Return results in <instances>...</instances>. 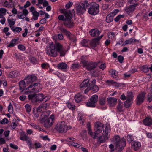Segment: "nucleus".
Wrapping results in <instances>:
<instances>
[{"instance_id": "1", "label": "nucleus", "mask_w": 152, "mask_h": 152, "mask_svg": "<svg viewBox=\"0 0 152 152\" xmlns=\"http://www.w3.org/2000/svg\"><path fill=\"white\" fill-rule=\"evenodd\" d=\"M47 54L53 57H56L58 54V52L60 56H64L66 52L63 48L62 45L59 42H56L54 44L53 42H50L47 45L46 48Z\"/></svg>"}, {"instance_id": "2", "label": "nucleus", "mask_w": 152, "mask_h": 152, "mask_svg": "<svg viewBox=\"0 0 152 152\" xmlns=\"http://www.w3.org/2000/svg\"><path fill=\"white\" fill-rule=\"evenodd\" d=\"M60 11L61 13L64 14L65 18L63 15H60L58 17L59 20L64 21V24L66 26L69 28L73 26V23L71 19L75 16L74 10H68L65 9H62L60 10Z\"/></svg>"}, {"instance_id": "3", "label": "nucleus", "mask_w": 152, "mask_h": 152, "mask_svg": "<svg viewBox=\"0 0 152 152\" xmlns=\"http://www.w3.org/2000/svg\"><path fill=\"white\" fill-rule=\"evenodd\" d=\"M50 114V112L45 111L42 113L40 117L41 122L44 123V126L45 127H50L54 121V116L53 115H52L50 117L47 118Z\"/></svg>"}, {"instance_id": "4", "label": "nucleus", "mask_w": 152, "mask_h": 152, "mask_svg": "<svg viewBox=\"0 0 152 152\" xmlns=\"http://www.w3.org/2000/svg\"><path fill=\"white\" fill-rule=\"evenodd\" d=\"M42 86L39 83H35L32 86H29L27 88L24 90L23 91L24 92V94H28L32 93H37L41 90Z\"/></svg>"}, {"instance_id": "5", "label": "nucleus", "mask_w": 152, "mask_h": 152, "mask_svg": "<svg viewBox=\"0 0 152 152\" xmlns=\"http://www.w3.org/2000/svg\"><path fill=\"white\" fill-rule=\"evenodd\" d=\"M96 80L94 79L91 83L89 82V80L88 79L84 80L80 85V87L81 89H85V92L86 93L88 91L91 90V86H92L93 84H95Z\"/></svg>"}, {"instance_id": "6", "label": "nucleus", "mask_w": 152, "mask_h": 152, "mask_svg": "<svg viewBox=\"0 0 152 152\" xmlns=\"http://www.w3.org/2000/svg\"><path fill=\"white\" fill-rule=\"evenodd\" d=\"M113 140L116 144V147L118 148V151H121L126 145L125 139L123 138L121 139L119 136L116 135L114 137Z\"/></svg>"}, {"instance_id": "7", "label": "nucleus", "mask_w": 152, "mask_h": 152, "mask_svg": "<svg viewBox=\"0 0 152 152\" xmlns=\"http://www.w3.org/2000/svg\"><path fill=\"white\" fill-rule=\"evenodd\" d=\"M55 129L60 133H65L68 129L67 123L64 121L59 122L56 126Z\"/></svg>"}, {"instance_id": "8", "label": "nucleus", "mask_w": 152, "mask_h": 152, "mask_svg": "<svg viewBox=\"0 0 152 152\" xmlns=\"http://www.w3.org/2000/svg\"><path fill=\"white\" fill-rule=\"evenodd\" d=\"M88 12L92 15H95L99 12V5L96 3L89 4Z\"/></svg>"}, {"instance_id": "9", "label": "nucleus", "mask_w": 152, "mask_h": 152, "mask_svg": "<svg viewBox=\"0 0 152 152\" xmlns=\"http://www.w3.org/2000/svg\"><path fill=\"white\" fill-rule=\"evenodd\" d=\"M89 6V3L87 0L85 1L83 3H80L77 6V13L79 14L83 13Z\"/></svg>"}, {"instance_id": "10", "label": "nucleus", "mask_w": 152, "mask_h": 152, "mask_svg": "<svg viewBox=\"0 0 152 152\" xmlns=\"http://www.w3.org/2000/svg\"><path fill=\"white\" fill-rule=\"evenodd\" d=\"M29 100H32V101L35 102H41L45 98V96L42 94L40 93L35 94H31L28 96Z\"/></svg>"}, {"instance_id": "11", "label": "nucleus", "mask_w": 152, "mask_h": 152, "mask_svg": "<svg viewBox=\"0 0 152 152\" xmlns=\"http://www.w3.org/2000/svg\"><path fill=\"white\" fill-rule=\"evenodd\" d=\"M102 136L99 137L98 141L100 143L104 142L105 141L109 138V135L110 134V130L109 127L106 126L104 131L103 130Z\"/></svg>"}, {"instance_id": "12", "label": "nucleus", "mask_w": 152, "mask_h": 152, "mask_svg": "<svg viewBox=\"0 0 152 152\" xmlns=\"http://www.w3.org/2000/svg\"><path fill=\"white\" fill-rule=\"evenodd\" d=\"M24 6H19V9L20 10H22V12H20L17 15V17L19 19H24L25 18V17L29 13L28 10L25 9Z\"/></svg>"}, {"instance_id": "13", "label": "nucleus", "mask_w": 152, "mask_h": 152, "mask_svg": "<svg viewBox=\"0 0 152 152\" xmlns=\"http://www.w3.org/2000/svg\"><path fill=\"white\" fill-rule=\"evenodd\" d=\"M103 124L99 122H97L94 124V131L96 135L100 133L102 130Z\"/></svg>"}, {"instance_id": "14", "label": "nucleus", "mask_w": 152, "mask_h": 152, "mask_svg": "<svg viewBox=\"0 0 152 152\" xmlns=\"http://www.w3.org/2000/svg\"><path fill=\"white\" fill-rule=\"evenodd\" d=\"M103 37V35H102L98 37L94 38L92 39L90 42V45L92 48H94L96 47L99 45L100 39Z\"/></svg>"}, {"instance_id": "15", "label": "nucleus", "mask_w": 152, "mask_h": 152, "mask_svg": "<svg viewBox=\"0 0 152 152\" xmlns=\"http://www.w3.org/2000/svg\"><path fill=\"white\" fill-rule=\"evenodd\" d=\"M99 63V62H98L97 63L93 62H87L85 64V66L88 70L91 71L93 69L96 68L98 64Z\"/></svg>"}, {"instance_id": "16", "label": "nucleus", "mask_w": 152, "mask_h": 152, "mask_svg": "<svg viewBox=\"0 0 152 152\" xmlns=\"http://www.w3.org/2000/svg\"><path fill=\"white\" fill-rule=\"evenodd\" d=\"M145 94L144 93H141L137 96V104L140 105L144 101Z\"/></svg>"}, {"instance_id": "17", "label": "nucleus", "mask_w": 152, "mask_h": 152, "mask_svg": "<svg viewBox=\"0 0 152 152\" xmlns=\"http://www.w3.org/2000/svg\"><path fill=\"white\" fill-rule=\"evenodd\" d=\"M20 75V72L17 70H14L10 72L7 75V78H15Z\"/></svg>"}, {"instance_id": "18", "label": "nucleus", "mask_w": 152, "mask_h": 152, "mask_svg": "<svg viewBox=\"0 0 152 152\" xmlns=\"http://www.w3.org/2000/svg\"><path fill=\"white\" fill-rule=\"evenodd\" d=\"M36 79V77L34 75L28 76L25 78V80L27 84L31 83L34 82Z\"/></svg>"}, {"instance_id": "19", "label": "nucleus", "mask_w": 152, "mask_h": 152, "mask_svg": "<svg viewBox=\"0 0 152 152\" xmlns=\"http://www.w3.org/2000/svg\"><path fill=\"white\" fill-rule=\"evenodd\" d=\"M107 101L110 106L113 107L116 105L117 102V99L116 98L111 97L107 98Z\"/></svg>"}, {"instance_id": "20", "label": "nucleus", "mask_w": 152, "mask_h": 152, "mask_svg": "<svg viewBox=\"0 0 152 152\" xmlns=\"http://www.w3.org/2000/svg\"><path fill=\"white\" fill-rule=\"evenodd\" d=\"M7 20L9 26L11 28L15 24L16 20L13 18L12 15H11L9 16Z\"/></svg>"}, {"instance_id": "21", "label": "nucleus", "mask_w": 152, "mask_h": 152, "mask_svg": "<svg viewBox=\"0 0 152 152\" xmlns=\"http://www.w3.org/2000/svg\"><path fill=\"white\" fill-rule=\"evenodd\" d=\"M100 33V31L97 28L92 29L89 31L90 35L92 37H98Z\"/></svg>"}, {"instance_id": "22", "label": "nucleus", "mask_w": 152, "mask_h": 152, "mask_svg": "<svg viewBox=\"0 0 152 152\" xmlns=\"http://www.w3.org/2000/svg\"><path fill=\"white\" fill-rule=\"evenodd\" d=\"M138 5V4L136 3L133 5H130L127 7L125 9V11L128 13H130L134 11L136 7Z\"/></svg>"}, {"instance_id": "23", "label": "nucleus", "mask_w": 152, "mask_h": 152, "mask_svg": "<svg viewBox=\"0 0 152 152\" xmlns=\"http://www.w3.org/2000/svg\"><path fill=\"white\" fill-rule=\"evenodd\" d=\"M132 148L135 150H138L141 147V144L140 142H138L134 141L132 143Z\"/></svg>"}, {"instance_id": "24", "label": "nucleus", "mask_w": 152, "mask_h": 152, "mask_svg": "<svg viewBox=\"0 0 152 152\" xmlns=\"http://www.w3.org/2000/svg\"><path fill=\"white\" fill-rule=\"evenodd\" d=\"M69 140L67 141V144L70 146H72L76 147V144L75 142L76 139L73 137L69 138Z\"/></svg>"}, {"instance_id": "25", "label": "nucleus", "mask_w": 152, "mask_h": 152, "mask_svg": "<svg viewBox=\"0 0 152 152\" xmlns=\"http://www.w3.org/2000/svg\"><path fill=\"white\" fill-rule=\"evenodd\" d=\"M19 39L18 38L12 39L10 41L9 44L7 46V47L9 48L14 47L17 44L16 42Z\"/></svg>"}, {"instance_id": "26", "label": "nucleus", "mask_w": 152, "mask_h": 152, "mask_svg": "<svg viewBox=\"0 0 152 152\" xmlns=\"http://www.w3.org/2000/svg\"><path fill=\"white\" fill-rule=\"evenodd\" d=\"M143 122L145 125L150 126L152 125V119L150 118L146 117L143 120Z\"/></svg>"}, {"instance_id": "27", "label": "nucleus", "mask_w": 152, "mask_h": 152, "mask_svg": "<svg viewBox=\"0 0 152 152\" xmlns=\"http://www.w3.org/2000/svg\"><path fill=\"white\" fill-rule=\"evenodd\" d=\"M67 66V65L65 62H61L58 64L57 67L58 69L63 70L66 69Z\"/></svg>"}, {"instance_id": "28", "label": "nucleus", "mask_w": 152, "mask_h": 152, "mask_svg": "<svg viewBox=\"0 0 152 152\" xmlns=\"http://www.w3.org/2000/svg\"><path fill=\"white\" fill-rule=\"evenodd\" d=\"M114 16L112 14V13H110L106 17V22L107 23H110L112 22L113 20Z\"/></svg>"}, {"instance_id": "29", "label": "nucleus", "mask_w": 152, "mask_h": 152, "mask_svg": "<svg viewBox=\"0 0 152 152\" xmlns=\"http://www.w3.org/2000/svg\"><path fill=\"white\" fill-rule=\"evenodd\" d=\"M25 82H26L25 80L21 81L19 82L20 89L22 90L21 91V92H22L23 94H24V92L23 91L24 90L26 89H24L25 87Z\"/></svg>"}, {"instance_id": "30", "label": "nucleus", "mask_w": 152, "mask_h": 152, "mask_svg": "<svg viewBox=\"0 0 152 152\" xmlns=\"http://www.w3.org/2000/svg\"><path fill=\"white\" fill-rule=\"evenodd\" d=\"M78 120L80 121V122L81 124H83L85 119V115L79 113L78 114Z\"/></svg>"}, {"instance_id": "31", "label": "nucleus", "mask_w": 152, "mask_h": 152, "mask_svg": "<svg viewBox=\"0 0 152 152\" xmlns=\"http://www.w3.org/2000/svg\"><path fill=\"white\" fill-rule=\"evenodd\" d=\"M98 99V96L96 95H94L91 96L89 99V100L92 102L94 103L95 104L97 103Z\"/></svg>"}, {"instance_id": "32", "label": "nucleus", "mask_w": 152, "mask_h": 152, "mask_svg": "<svg viewBox=\"0 0 152 152\" xmlns=\"http://www.w3.org/2000/svg\"><path fill=\"white\" fill-rule=\"evenodd\" d=\"M32 14V15L33 16L31 20L34 21L37 20L38 19V17L40 15L39 13L37 11L33 13Z\"/></svg>"}, {"instance_id": "33", "label": "nucleus", "mask_w": 152, "mask_h": 152, "mask_svg": "<svg viewBox=\"0 0 152 152\" xmlns=\"http://www.w3.org/2000/svg\"><path fill=\"white\" fill-rule=\"evenodd\" d=\"M11 29L15 33H19L22 30V28L19 27H11Z\"/></svg>"}, {"instance_id": "34", "label": "nucleus", "mask_w": 152, "mask_h": 152, "mask_svg": "<svg viewBox=\"0 0 152 152\" xmlns=\"http://www.w3.org/2000/svg\"><path fill=\"white\" fill-rule=\"evenodd\" d=\"M125 41L127 45L131 44L133 43H134L137 42H139V40H137L135 39H133L132 38H131L128 40H126Z\"/></svg>"}, {"instance_id": "35", "label": "nucleus", "mask_w": 152, "mask_h": 152, "mask_svg": "<svg viewBox=\"0 0 152 152\" xmlns=\"http://www.w3.org/2000/svg\"><path fill=\"white\" fill-rule=\"evenodd\" d=\"M132 101L127 99L124 103V107L126 108L129 107L132 103Z\"/></svg>"}, {"instance_id": "36", "label": "nucleus", "mask_w": 152, "mask_h": 152, "mask_svg": "<svg viewBox=\"0 0 152 152\" xmlns=\"http://www.w3.org/2000/svg\"><path fill=\"white\" fill-rule=\"evenodd\" d=\"M117 111L118 112H122L124 111L123 109V106L121 101H120L119 102L118 104L117 107Z\"/></svg>"}, {"instance_id": "37", "label": "nucleus", "mask_w": 152, "mask_h": 152, "mask_svg": "<svg viewBox=\"0 0 152 152\" xmlns=\"http://www.w3.org/2000/svg\"><path fill=\"white\" fill-rule=\"evenodd\" d=\"M7 10L4 8L1 7L0 8V18H1L5 15Z\"/></svg>"}, {"instance_id": "38", "label": "nucleus", "mask_w": 152, "mask_h": 152, "mask_svg": "<svg viewBox=\"0 0 152 152\" xmlns=\"http://www.w3.org/2000/svg\"><path fill=\"white\" fill-rule=\"evenodd\" d=\"M90 87L91 90H92L94 93L97 92L99 90L98 87L95 84L92 85V86H91Z\"/></svg>"}, {"instance_id": "39", "label": "nucleus", "mask_w": 152, "mask_h": 152, "mask_svg": "<svg viewBox=\"0 0 152 152\" xmlns=\"http://www.w3.org/2000/svg\"><path fill=\"white\" fill-rule=\"evenodd\" d=\"M88 134L94 139H95L97 137V135H96V132L94 133L93 134V132H92L91 129H88Z\"/></svg>"}, {"instance_id": "40", "label": "nucleus", "mask_w": 152, "mask_h": 152, "mask_svg": "<svg viewBox=\"0 0 152 152\" xmlns=\"http://www.w3.org/2000/svg\"><path fill=\"white\" fill-rule=\"evenodd\" d=\"M83 96L82 95V94L79 93L77 94V103L80 102L82 100Z\"/></svg>"}, {"instance_id": "41", "label": "nucleus", "mask_w": 152, "mask_h": 152, "mask_svg": "<svg viewBox=\"0 0 152 152\" xmlns=\"http://www.w3.org/2000/svg\"><path fill=\"white\" fill-rule=\"evenodd\" d=\"M118 72L115 70H113L112 71L111 75L112 77L116 79H118V77L117 76Z\"/></svg>"}, {"instance_id": "42", "label": "nucleus", "mask_w": 152, "mask_h": 152, "mask_svg": "<svg viewBox=\"0 0 152 152\" xmlns=\"http://www.w3.org/2000/svg\"><path fill=\"white\" fill-rule=\"evenodd\" d=\"M86 106L88 107H94L96 106V104L92 102L90 100L89 101L86 102Z\"/></svg>"}, {"instance_id": "43", "label": "nucleus", "mask_w": 152, "mask_h": 152, "mask_svg": "<svg viewBox=\"0 0 152 152\" xmlns=\"http://www.w3.org/2000/svg\"><path fill=\"white\" fill-rule=\"evenodd\" d=\"M107 82L109 84H114L115 85V86L117 87L121 86V83H117V82H115L114 81L111 80H107Z\"/></svg>"}, {"instance_id": "44", "label": "nucleus", "mask_w": 152, "mask_h": 152, "mask_svg": "<svg viewBox=\"0 0 152 152\" xmlns=\"http://www.w3.org/2000/svg\"><path fill=\"white\" fill-rule=\"evenodd\" d=\"M141 70L144 72H147L149 70L148 66L147 65L142 66L141 68Z\"/></svg>"}, {"instance_id": "45", "label": "nucleus", "mask_w": 152, "mask_h": 152, "mask_svg": "<svg viewBox=\"0 0 152 152\" xmlns=\"http://www.w3.org/2000/svg\"><path fill=\"white\" fill-rule=\"evenodd\" d=\"M29 139V137L26 134H22L20 136V139L23 141H26L27 139Z\"/></svg>"}, {"instance_id": "46", "label": "nucleus", "mask_w": 152, "mask_h": 152, "mask_svg": "<svg viewBox=\"0 0 152 152\" xmlns=\"http://www.w3.org/2000/svg\"><path fill=\"white\" fill-rule=\"evenodd\" d=\"M67 107L72 110H74L75 108V106L70 103H67Z\"/></svg>"}, {"instance_id": "47", "label": "nucleus", "mask_w": 152, "mask_h": 152, "mask_svg": "<svg viewBox=\"0 0 152 152\" xmlns=\"http://www.w3.org/2000/svg\"><path fill=\"white\" fill-rule=\"evenodd\" d=\"M133 93L132 92H129L127 93V99H129V100H130L131 101H132L133 99Z\"/></svg>"}, {"instance_id": "48", "label": "nucleus", "mask_w": 152, "mask_h": 152, "mask_svg": "<svg viewBox=\"0 0 152 152\" xmlns=\"http://www.w3.org/2000/svg\"><path fill=\"white\" fill-rule=\"evenodd\" d=\"M8 111L10 113H12L13 112V106L11 103H10L8 106Z\"/></svg>"}, {"instance_id": "49", "label": "nucleus", "mask_w": 152, "mask_h": 152, "mask_svg": "<svg viewBox=\"0 0 152 152\" xmlns=\"http://www.w3.org/2000/svg\"><path fill=\"white\" fill-rule=\"evenodd\" d=\"M30 62L33 64H34L37 63V59L34 57H31L29 58Z\"/></svg>"}, {"instance_id": "50", "label": "nucleus", "mask_w": 152, "mask_h": 152, "mask_svg": "<svg viewBox=\"0 0 152 152\" xmlns=\"http://www.w3.org/2000/svg\"><path fill=\"white\" fill-rule=\"evenodd\" d=\"M82 45L83 46L87 47L88 45V40L86 39H83L81 42Z\"/></svg>"}, {"instance_id": "51", "label": "nucleus", "mask_w": 152, "mask_h": 152, "mask_svg": "<svg viewBox=\"0 0 152 152\" xmlns=\"http://www.w3.org/2000/svg\"><path fill=\"white\" fill-rule=\"evenodd\" d=\"M127 138L129 143L131 142L134 140V138L133 136L130 134L128 135Z\"/></svg>"}, {"instance_id": "52", "label": "nucleus", "mask_w": 152, "mask_h": 152, "mask_svg": "<svg viewBox=\"0 0 152 152\" xmlns=\"http://www.w3.org/2000/svg\"><path fill=\"white\" fill-rule=\"evenodd\" d=\"M105 101V97L101 98L99 99V103L101 105H103L104 104Z\"/></svg>"}, {"instance_id": "53", "label": "nucleus", "mask_w": 152, "mask_h": 152, "mask_svg": "<svg viewBox=\"0 0 152 152\" xmlns=\"http://www.w3.org/2000/svg\"><path fill=\"white\" fill-rule=\"evenodd\" d=\"M18 48L20 50L24 51L26 49V48L23 45L20 44L18 46Z\"/></svg>"}, {"instance_id": "54", "label": "nucleus", "mask_w": 152, "mask_h": 152, "mask_svg": "<svg viewBox=\"0 0 152 152\" xmlns=\"http://www.w3.org/2000/svg\"><path fill=\"white\" fill-rule=\"evenodd\" d=\"M124 15H119L117 16L114 19L115 21L116 22H118L121 18H124Z\"/></svg>"}, {"instance_id": "55", "label": "nucleus", "mask_w": 152, "mask_h": 152, "mask_svg": "<svg viewBox=\"0 0 152 152\" xmlns=\"http://www.w3.org/2000/svg\"><path fill=\"white\" fill-rule=\"evenodd\" d=\"M3 5L4 6L9 8L10 7V3L7 1H5L2 3Z\"/></svg>"}, {"instance_id": "56", "label": "nucleus", "mask_w": 152, "mask_h": 152, "mask_svg": "<svg viewBox=\"0 0 152 152\" xmlns=\"http://www.w3.org/2000/svg\"><path fill=\"white\" fill-rule=\"evenodd\" d=\"M25 107L27 112L29 113L31 111V107L28 104H26L25 105Z\"/></svg>"}, {"instance_id": "57", "label": "nucleus", "mask_w": 152, "mask_h": 152, "mask_svg": "<svg viewBox=\"0 0 152 152\" xmlns=\"http://www.w3.org/2000/svg\"><path fill=\"white\" fill-rule=\"evenodd\" d=\"M17 124L16 122L12 123L10 126V128L11 129H15L17 126Z\"/></svg>"}, {"instance_id": "58", "label": "nucleus", "mask_w": 152, "mask_h": 152, "mask_svg": "<svg viewBox=\"0 0 152 152\" xmlns=\"http://www.w3.org/2000/svg\"><path fill=\"white\" fill-rule=\"evenodd\" d=\"M34 148L37 149L41 148V145L40 143L37 142H35L34 143Z\"/></svg>"}, {"instance_id": "59", "label": "nucleus", "mask_w": 152, "mask_h": 152, "mask_svg": "<svg viewBox=\"0 0 152 152\" xmlns=\"http://www.w3.org/2000/svg\"><path fill=\"white\" fill-rule=\"evenodd\" d=\"M26 143H27V144H28V145L29 146V148H30V149H31L32 148H34V147H32V146L31 145H32L31 142L30 140H29V139H27V140H26Z\"/></svg>"}, {"instance_id": "60", "label": "nucleus", "mask_w": 152, "mask_h": 152, "mask_svg": "<svg viewBox=\"0 0 152 152\" xmlns=\"http://www.w3.org/2000/svg\"><path fill=\"white\" fill-rule=\"evenodd\" d=\"M72 3L69 1L66 4L65 7L67 9H69L70 8V7L72 6Z\"/></svg>"}, {"instance_id": "61", "label": "nucleus", "mask_w": 152, "mask_h": 152, "mask_svg": "<svg viewBox=\"0 0 152 152\" xmlns=\"http://www.w3.org/2000/svg\"><path fill=\"white\" fill-rule=\"evenodd\" d=\"M8 122V120L6 118H4L2 120L0 121V123L3 124H5Z\"/></svg>"}, {"instance_id": "62", "label": "nucleus", "mask_w": 152, "mask_h": 152, "mask_svg": "<svg viewBox=\"0 0 152 152\" xmlns=\"http://www.w3.org/2000/svg\"><path fill=\"white\" fill-rule=\"evenodd\" d=\"M29 10L31 14L37 12L36 9L33 6H31L29 8Z\"/></svg>"}, {"instance_id": "63", "label": "nucleus", "mask_w": 152, "mask_h": 152, "mask_svg": "<svg viewBox=\"0 0 152 152\" xmlns=\"http://www.w3.org/2000/svg\"><path fill=\"white\" fill-rule=\"evenodd\" d=\"M124 57L123 56L119 55L118 57V61L121 63H122L123 61Z\"/></svg>"}, {"instance_id": "64", "label": "nucleus", "mask_w": 152, "mask_h": 152, "mask_svg": "<svg viewBox=\"0 0 152 152\" xmlns=\"http://www.w3.org/2000/svg\"><path fill=\"white\" fill-rule=\"evenodd\" d=\"M11 12L14 15H16L18 14V11L17 9L13 7L11 10Z\"/></svg>"}]
</instances>
